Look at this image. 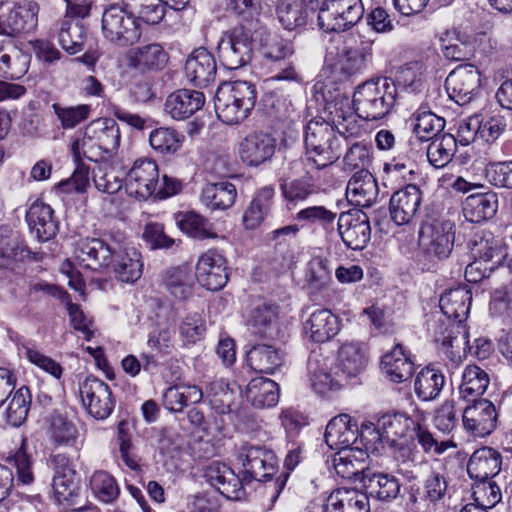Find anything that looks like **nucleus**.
<instances>
[{"mask_svg":"<svg viewBox=\"0 0 512 512\" xmlns=\"http://www.w3.org/2000/svg\"><path fill=\"white\" fill-rule=\"evenodd\" d=\"M237 459L242 465L240 471L242 485L252 481H269L265 486V493L270 502L268 509H271L288 479L287 473H281L275 480H272L277 471L276 455L264 446L245 443L239 448Z\"/></svg>","mask_w":512,"mask_h":512,"instance_id":"1","label":"nucleus"},{"mask_svg":"<svg viewBox=\"0 0 512 512\" xmlns=\"http://www.w3.org/2000/svg\"><path fill=\"white\" fill-rule=\"evenodd\" d=\"M471 302L472 294L466 286L447 290L440 297L439 306L442 313L448 319H454L457 322L434 337L435 343L439 344V351L449 359L456 354L454 348L465 347L468 344V332L462 322L468 316Z\"/></svg>","mask_w":512,"mask_h":512,"instance_id":"2","label":"nucleus"},{"mask_svg":"<svg viewBox=\"0 0 512 512\" xmlns=\"http://www.w3.org/2000/svg\"><path fill=\"white\" fill-rule=\"evenodd\" d=\"M121 132L118 123L112 118H99L91 121L72 145L73 157L87 158L97 162L111 157L119 149Z\"/></svg>","mask_w":512,"mask_h":512,"instance_id":"3","label":"nucleus"},{"mask_svg":"<svg viewBox=\"0 0 512 512\" xmlns=\"http://www.w3.org/2000/svg\"><path fill=\"white\" fill-rule=\"evenodd\" d=\"M396 98V83L390 78L381 77L360 84L353 94L352 104L359 118L375 121L392 111Z\"/></svg>","mask_w":512,"mask_h":512,"instance_id":"4","label":"nucleus"},{"mask_svg":"<svg viewBox=\"0 0 512 512\" xmlns=\"http://www.w3.org/2000/svg\"><path fill=\"white\" fill-rule=\"evenodd\" d=\"M257 99L255 85L248 81L222 83L215 94V111L218 118L229 125L245 120Z\"/></svg>","mask_w":512,"mask_h":512,"instance_id":"5","label":"nucleus"},{"mask_svg":"<svg viewBox=\"0 0 512 512\" xmlns=\"http://www.w3.org/2000/svg\"><path fill=\"white\" fill-rule=\"evenodd\" d=\"M304 143L307 161L317 169L335 163L343 151L342 138L334 126L323 119H313L305 127Z\"/></svg>","mask_w":512,"mask_h":512,"instance_id":"6","label":"nucleus"},{"mask_svg":"<svg viewBox=\"0 0 512 512\" xmlns=\"http://www.w3.org/2000/svg\"><path fill=\"white\" fill-rule=\"evenodd\" d=\"M142 25L133 14L127 1L111 3L102 12L101 32L110 43L128 47L137 43L142 36Z\"/></svg>","mask_w":512,"mask_h":512,"instance_id":"7","label":"nucleus"},{"mask_svg":"<svg viewBox=\"0 0 512 512\" xmlns=\"http://www.w3.org/2000/svg\"><path fill=\"white\" fill-rule=\"evenodd\" d=\"M254 44V28L251 23L225 32L217 46L222 65L234 70L248 64L252 59Z\"/></svg>","mask_w":512,"mask_h":512,"instance_id":"8","label":"nucleus"},{"mask_svg":"<svg viewBox=\"0 0 512 512\" xmlns=\"http://www.w3.org/2000/svg\"><path fill=\"white\" fill-rule=\"evenodd\" d=\"M363 15L362 0H323L318 26L324 32H344L354 27Z\"/></svg>","mask_w":512,"mask_h":512,"instance_id":"9","label":"nucleus"},{"mask_svg":"<svg viewBox=\"0 0 512 512\" xmlns=\"http://www.w3.org/2000/svg\"><path fill=\"white\" fill-rule=\"evenodd\" d=\"M79 395L86 412L96 420H105L113 412L115 399L110 386L103 380L87 376L79 382Z\"/></svg>","mask_w":512,"mask_h":512,"instance_id":"10","label":"nucleus"},{"mask_svg":"<svg viewBox=\"0 0 512 512\" xmlns=\"http://www.w3.org/2000/svg\"><path fill=\"white\" fill-rule=\"evenodd\" d=\"M453 228L450 221L424 223L419 230V243L424 252L437 260L448 258L454 245Z\"/></svg>","mask_w":512,"mask_h":512,"instance_id":"11","label":"nucleus"},{"mask_svg":"<svg viewBox=\"0 0 512 512\" xmlns=\"http://www.w3.org/2000/svg\"><path fill=\"white\" fill-rule=\"evenodd\" d=\"M159 170L151 159H137L125 177L126 192L138 200H147L156 193Z\"/></svg>","mask_w":512,"mask_h":512,"instance_id":"12","label":"nucleus"},{"mask_svg":"<svg viewBox=\"0 0 512 512\" xmlns=\"http://www.w3.org/2000/svg\"><path fill=\"white\" fill-rule=\"evenodd\" d=\"M445 87L452 100L466 105L479 93L480 72L472 64L460 65L449 73Z\"/></svg>","mask_w":512,"mask_h":512,"instance_id":"13","label":"nucleus"},{"mask_svg":"<svg viewBox=\"0 0 512 512\" xmlns=\"http://www.w3.org/2000/svg\"><path fill=\"white\" fill-rule=\"evenodd\" d=\"M338 231L345 245L353 250H362L371 238L369 217L360 209H350L340 214Z\"/></svg>","mask_w":512,"mask_h":512,"instance_id":"14","label":"nucleus"},{"mask_svg":"<svg viewBox=\"0 0 512 512\" xmlns=\"http://www.w3.org/2000/svg\"><path fill=\"white\" fill-rule=\"evenodd\" d=\"M194 277L207 290H221L228 281L226 259L217 250H208L199 257Z\"/></svg>","mask_w":512,"mask_h":512,"instance_id":"15","label":"nucleus"},{"mask_svg":"<svg viewBox=\"0 0 512 512\" xmlns=\"http://www.w3.org/2000/svg\"><path fill=\"white\" fill-rule=\"evenodd\" d=\"M115 248L101 238L87 237L77 242L74 253L82 266L93 271H101L110 267Z\"/></svg>","mask_w":512,"mask_h":512,"instance_id":"16","label":"nucleus"},{"mask_svg":"<svg viewBox=\"0 0 512 512\" xmlns=\"http://www.w3.org/2000/svg\"><path fill=\"white\" fill-rule=\"evenodd\" d=\"M462 415L464 428L472 435L484 437L491 434L496 428L498 414L495 405L487 400L472 401Z\"/></svg>","mask_w":512,"mask_h":512,"instance_id":"17","label":"nucleus"},{"mask_svg":"<svg viewBox=\"0 0 512 512\" xmlns=\"http://www.w3.org/2000/svg\"><path fill=\"white\" fill-rule=\"evenodd\" d=\"M254 28V41L258 45L263 57L272 64H282L294 55V46L278 34L271 33L259 21L251 22Z\"/></svg>","mask_w":512,"mask_h":512,"instance_id":"18","label":"nucleus"},{"mask_svg":"<svg viewBox=\"0 0 512 512\" xmlns=\"http://www.w3.org/2000/svg\"><path fill=\"white\" fill-rule=\"evenodd\" d=\"M276 145V139L270 133L255 131L241 141L239 154L245 164L259 166L272 158Z\"/></svg>","mask_w":512,"mask_h":512,"instance_id":"19","label":"nucleus"},{"mask_svg":"<svg viewBox=\"0 0 512 512\" xmlns=\"http://www.w3.org/2000/svg\"><path fill=\"white\" fill-rule=\"evenodd\" d=\"M422 202V192L414 184L395 191L389 202L391 219L397 225L408 224L418 213Z\"/></svg>","mask_w":512,"mask_h":512,"instance_id":"20","label":"nucleus"},{"mask_svg":"<svg viewBox=\"0 0 512 512\" xmlns=\"http://www.w3.org/2000/svg\"><path fill=\"white\" fill-rule=\"evenodd\" d=\"M217 74L216 60L205 48L193 51L185 63L187 80L196 87L204 88L215 81Z\"/></svg>","mask_w":512,"mask_h":512,"instance_id":"21","label":"nucleus"},{"mask_svg":"<svg viewBox=\"0 0 512 512\" xmlns=\"http://www.w3.org/2000/svg\"><path fill=\"white\" fill-rule=\"evenodd\" d=\"M205 104L202 92L178 89L170 93L164 103V112L174 120H185L194 115Z\"/></svg>","mask_w":512,"mask_h":512,"instance_id":"22","label":"nucleus"},{"mask_svg":"<svg viewBox=\"0 0 512 512\" xmlns=\"http://www.w3.org/2000/svg\"><path fill=\"white\" fill-rule=\"evenodd\" d=\"M53 462L56 465L52 483L55 497L60 503L73 502L80 492L77 473L64 455L54 456Z\"/></svg>","mask_w":512,"mask_h":512,"instance_id":"23","label":"nucleus"},{"mask_svg":"<svg viewBox=\"0 0 512 512\" xmlns=\"http://www.w3.org/2000/svg\"><path fill=\"white\" fill-rule=\"evenodd\" d=\"M206 481L228 499H238L243 485L240 475L220 461H213L204 470Z\"/></svg>","mask_w":512,"mask_h":512,"instance_id":"24","label":"nucleus"},{"mask_svg":"<svg viewBox=\"0 0 512 512\" xmlns=\"http://www.w3.org/2000/svg\"><path fill=\"white\" fill-rule=\"evenodd\" d=\"M325 442L331 449H350L358 439V424L348 414H340L327 424Z\"/></svg>","mask_w":512,"mask_h":512,"instance_id":"25","label":"nucleus"},{"mask_svg":"<svg viewBox=\"0 0 512 512\" xmlns=\"http://www.w3.org/2000/svg\"><path fill=\"white\" fill-rule=\"evenodd\" d=\"M113 254L109 268H112L119 281L134 283L141 277L143 271L141 253L135 247L119 245Z\"/></svg>","mask_w":512,"mask_h":512,"instance_id":"26","label":"nucleus"},{"mask_svg":"<svg viewBox=\"0 0 512 512\" xmlns=\"http://www.w3.org/2000/svg\"><path fill=\"white\" fill-rule=\"evenodd\" d=\"M379 193L377 181L367 169L356 171L346 187L348 201L359 207H370Z\"/></svg>","mask_w":512,"mask_h":512,"instance_id":"27","label":"nucleus"},{"mask_svg":"<svg viewBox=\"0 0 512 512\" xmlns=\"http://www.w3.org/2000/svg\"><path fill=\"white\" fill-rule=\"evenodd\" d=\"M362 488L369 497L383 502H391L396 499L401 490V485L397 477L392 474L373 472L367 470L363 474Z\"/></svg>","mask_w":512,"mask_h":512,"instance_id":"28","label":"nucleus"},{"mask_svg":"<svg viewBox=\"0 0 512 512\" xmlns=\"http://www.w3.org/2000/svg\"><path fill=\"white\" fill-rule=\"evenodd\" d=\"M501 463V454L497 450L485 446L477 449L471 455L467 464V472L470 478L478 482L489 480L500 472Z\"/></svg>","mask_w":512,"mask_h":512,"instance_id":"29","label":"nucleus"},{"mask_svg":"<svg viewBox=\"0 0 512 512\" xmlns=\"http://www.w3.org/2000/svg\"><path fill=\"white\" fill-rule=\"evenodd\" d=\"M26 221L41 242L54 238L58 232L53 209L42 201L37 200L30 206L26 213Z\"/></svg>","mask_w":512,"mask_h":512,"instance_id":"30","label":"nucleus"},{"mask_svg":"<svg viewBox=\"0 0 512 512\" xmlns=\"http://www.w3.org/2000/svg\"><path fill=\"white\" fill-rule=\"evenodd\" d=\"M277 320L278 306L261 302L252 308L247 320V326L255 336L273 338L277 333Z\"/></svg>","mask_w":512,"mask_h":512,"instance_id":"31","label":"nucleus"},{"mask_svg":"<svg viewBox=\"0 0 512 512\" xmlns=\"http://www.w3.org/2000/svg\"><path fill=\"white\" fill-rule=\"evenodd\" d=\"M167 62L168 54L157 43L134 48L128 54V66L140 72L161 70Z\"/></svg>","mask_w":512,"mask_h":512,"instance_id":"32","label":"nucleus"},{"mask_svg":"<svg viewBox=\"0 0 512 512\" xmlns=\"http://www.w3.org/2000/svg\"><path fill=\"white\" fill-rule=\"evenodd\" d=\"M381 369L390 381L402 383L412 377L414 363L404 352L403 346L396 344L390 352L382 357Z\"/></svg>","mask_w":512,"mask_h":512,"instance_id":"33","label":"nucleus"},{"mask_svg":"<svg viewBox=\"0 0 512 512\" xmlns=\"http://www.w3.org/2000/svg\"><path fill=\"white\" fill-rule=\"evenodd\" d=\"M330 512H369L367 494L358 489L338 488L326 500Z\"/></svg>","mask_w":512,"mask_h":512,"instance_id":"34","label":"nucleus"},{"mask_svg":"<svg viewBox=\"0 0 512 512\" xmlns=\"http://www.w3.org/2000/svg\"><path fill=\"white\" fill-rule=\"evenodd\" d=\"M40 5L35 0H22L7 14V27L13 34L29 33L38 25Z\"/></svg>","mask_w":512,"mask_h":512,"instance_id":"35","label":"nucleus"},{"mask_svg":"<svg viewBox=\"0 0 512 512\" xmlns=\"http://www.w3.org/2000/svg\"><path fill=\"white\" fill-rule=\"evenodd\" d=\"M304 330L313 341L326 342L338 333V318L329 309H318L305 321Z\"/></svg>","mask_w":512,"mask_h":512,"instance_id":"36","label":"nucleus"},{"mask_svg":"<svg viewBox=\"0 0 512 512\" xmlns=\"http://www.w3.org/2000/svg\"><path fill=\"white\" fill-rule=\"evenodd\" d=\"M498 209V197L494 192L478 193L468 196L464 202L465 218L479 223L494 217Z\"/></svg>","mask_w":512,"mask_h":512,"instance_id":"37","label":"nucleus"},{"mask_svg":"<svg viewBox=\"0 0 512 512\" xmlns=\"http://www.w3.org/2000/svg\"><path fill=\"white\" fill-rule=\"evenodd\" d=\"M203 398L202 389L196 385L179 383L168 387L163 395V405L171 412H182L185 407L199 403Z\"/></svg>","mask_w":512,"mask_h":512,"instance_id":"38","label":"nucleus"},{"mask_svg":"<svg viewBox=\"0 0 512 512\" xmlns=\"http://www.w3.org/2000/svg\"><path fill=\"white\" fill-rule=\"evenodd\" d=\"M246 398L256 408H269L279 401V386L268 378L257 377L252 379L246 387Z\"/></svg>","mask_w":512,"mask_h":512,"instance_id":"39","label":"nucleus"},{"mask_svg":"<svg viewBox=\"0 0 512 512\" xmlns=\"http://www.w3.org/2000/svg\"><path fill=\"white\" fill-rule=\"evenodd\" d=\"M444 385L445 376L442 371L429 365L417 373L414 391L420 400L432 401L439 397Z\"/></svg>","mask_w":512,"mask_h":512,"instance_id":"40","label":"nucleus"},{"mask_svg":"<svg viewBox=\"0 0 512 512\" xmlns=\"http://www.w3.org/2000/svg\"><path fill=\"white\" fill-rule=\"evenodd\" d=\"M247 362L256 372L273 374L283 364V355L272 345L257 344L248 351Z\"/></svg>","mask_w":512,"mask_h":512,"instance_id":"41","label":"nucleus"},{"mask_svg":"<svg viewBox=\"0 0 512 512\" xmlns=\"http://www.w3.org/2000/svg\"><path fill=\"white\" fill-rule=\"evenodd\" d=\"M490 379L482 368L476 365H468L462 373V382L459 386V397L467 402L480 400Z\"/></svg>","mask_w":512,"mask_h":512,"instance_id":"42","label":"nucleus"},{"mask_svg":"<svg viewBox=\"0 0 512 512\" xmlns=\"http://www.w3.org/2000/svg\"><path fill=\"white\" fill-rule=\"evenodd\" d=\"M56 34L59 44L69 54L83 50L86 29L78 20L61 19L56 23Z\"/></svg>","mask_w":512,"mask_h":512,"instance_id":"43","label":"nucleus"},{"mask_svg":"<svg viewBox=\"0 0 512 512\" xmlns=\"http://www.w3.org/2000/svg\"><path fill=\"white\" fill-rule=\"evenodd\" d=\"M236 197V187L228 181L209 183L203 188L201 194L202 203L212 210H225L231 207Z\"/></svg>","mask_w":512,"mask_h":512,"instance_id":"44","label":"nucleus"},{"mask_svg":"<svg viewBox=\"0 0 512 512\" xmlns=\"http://www.w3.org/2000/svg\"><path fill=\"white\" fill-rule=\"evenodd\" d=\"M364 458L353 448L339 450L333 457V467L341 478L359 480L362 483L363 474L368 469L364 468Z\"/></svg>","mask_w":512,"mask_h":512,"instance_id":"45","label":"nucleus"},{"mask_svg":"<svg viewBox=\"0 0 512 512\" xmlns=\"http://www.w3.org/2000/svg\"><path fill=\"white\" fill-rule=\"evenodd\" d=\"M367 357L365 348L360 343H344L338 352L339 369L347 377H355L366 367Z\"/></svg>","mask_w":512,"mask_h":512,"instance_id":"46","label":"nucleus"},{"mask_svg":"<svg viewBox=\"0 0 512 512\" xmlns=\"http://www.w3.org/2000/svg\"><path fill=\"white\" fill-rule=\"evenodd\" d=\"M194 278L188 267L179 266L166 270L163 283L175 298L185 300L193 293Z\"/></svg>","mask_w":512,"mask_h":512,"instance_id":"47","label":"nucleus"},{"mask_svg":"<svg viewBox=\"0 0 512 512\" xmlns=\"http://www.w3.org/2000/svg\"><path fill=\"white\" fill-rule=\"evenodd\" d=\"M471 255L490 265L498 266L503 258V253L497 241L491 233L475 234L468 243Z\"/></svg>","mask_w":512,"mask_h":512,"instance_id":"48","label":"nucleus"},{"mask_svg":"<svg viewBox=\"0 0 512 512\" xmlns=\"http://www.w3.org/2000/svg\"><path fill=\"white\" fill-rule=\"evenodd\" d=\"M385 437L379 423H365L358 428V439L355 442L354 449L361 457L369 454L379 455L384 448Z\"/></svg>","mask_w":512,"mask_h":512,"instance_id":"49","label":"nucleus"},{"mask_svg":"<svg viewBox=\"0 0 512 512\" xmlns=\"http://www.w3.org/2000/svg\"><path fill=\"white\" fill-rule=\"evenodd\" d=\"M273 196L272 187H263L258 191L243 215V223L247 229L259 227L270 210Z\"/></svg>","mask_w":512,"mask_h":512,"instance_id":"50","label":"nucleus"},{"mask_svg":"<svg viewBox=\"0 0 512 512\" xmlns=\"http://www.w3.org/2000/svg\"><path fill=\"white\" fill-rule=\"evenodd\" d=\"M280 189L285 200L294 204L305 201L319 191L313 177L308 174L295 179H284Z\"/></svg>","mask_w":512,"mask_h":512,"instance_id":"51","label":"nucleus"},{"mask_svg":"<svg viewBox=\"0 0 512 512\" xmlns=\"http://www.w3.org/2000/svg\"><path fill=\"white\" fill-rule=\"evenodd\" d=\"M454 135L445 133L434 138L427 147V159L435 168H443L449 164L456 153Z\"/></svg>","mask_w":512,"mask_h":512,"instance_id":"52","label":"nucleus"},{"mask_svg":"<svg viewBox=\"0 0 512 512\" xmlns=\"http://www.w3.org/2000/svg\"><path fill=\"white\" fill-rule=\"evenodd\" d=\"M176 223L180 230L189 237L198 240L216 237V234L212 231L211 223L194 211L177 214Z\"/></svg>","mask_w":512,"mask_h":512,"instance_id":"53","label":"nucleus"},{"mask_svg":"<svg viewBox=\"0 0 512 512\" xmlns=\"http://www.w3.org/2000/svg\"><path fill=\"white\" fill-rule=\"evenodd\" d=\"M379 428L387 441L395 442L416 428V422L403 413L384 414L379 420Z\"/></svg>","mask_w":512,"mask_h":512,"instance_id":"54","label":"nucleus"},{"mask_svg":"<svg viewBox=\"0 0 512 512\" xmlns=\"http://www.w3.org/2000/svg\"><path fill=\"white\" fill-rule=\"evenodd\" d=\"M28 57L15 48L6 50L0 46V77L18 80L28 71Z\"/></svg>","mask_w":512,"mask_h":512,"instance_id":"55","label":"nucleus"},{"mask_svg":"<svg viewBox=\"0 0 512 512\" xmlns=\"http://www.w3.org/2000/svg\"><path fill=\"white\" fill-rule=\"evenodd\" d=\"M277 16L282 26L291 31L306 24L308 11L301 0H282Z\"/></svg>","mask_w":512,"mask_h":512,"instance_id":"56","label":"nucleus"},{"mask_svg":"<svg viewBox=\"0 0 512 512\" xmlns=\"http://www.w3.org/2000/svg\"><path fill=\"white\" fill-rule=\"evenodd\" d=\"M184 136L173 128L159 127L150 132L151 147L161 154H172L180 149Z\"/></svg>","mask_w":512,"mask_h":512,"instance_id":"57","label":"nucleus"},{"mask_svg":"<svg viewBox=\"0 0 512 512\" xmlns=\"http://www.w3.org/2000/svg\"><path fill=\"white\" fill-rule=\"evenodd\" d=\"M31 402L30 390L20 387L9 401L5 411L6 421L13 427L20 426L27 418Z\"/></svg>","mask_w":512,"mask_h":512,"instance_id":"58","label":"nucleus"},{"mask_svg":"<svg viewBox=\"0 0 512 512\" xmlns=\"http://www.w3.org/2000/svg\"><path fill=\"white\" fill-rule=\"evenodd\" d=\"M484 177L496 189L512 190V160L488 162Z\"/></svg>","mask_w":512,"mask_h":512,"instance_id":"59","label":"nucleus"},{"mask_svg":"<svg viewBox=\"0 0 512 512\" xmlns=\"http://www.w3.org/2000/svg\"><path fill=\"white\" fill-rule=\"evenodd\" d=\"M90 486L95 496L104 503H111L119 496L120 489L115 478L106 471L94 472Z\"/></svg>","mask_w":512,"mask_h":512,"instance_id":"60","label":"nucleus"},{"mask_svg":"<svg viewBox=\"0 0 512 512\" xmlns=\"http://www.w3.org/2000/svg\"><path fill=\"white\" fill-rule=\"evenodd\" d=\"M368 62L369 60L344 46L333 65V71L347 78L364 70Z\"/></svg>","mask_w":512,"mask_h":512,"instance_id":"61","label":"nucleus"},{"mask_svg":"<svg viewBox=\"0 0 512 512\" xmlns=\"http://www.w3.org/2000/svg\"><path fill=\"white\" fill-rule=\"evenodd\" d=\"M375 40V32L369 29V27L358 28L356 31L349 34L345 41V46L370 61L372 59Z\"/></svg>","mask_w":512,"mask_h":512,"instance_id":"62","label":"nucleus"},{"mask_svg":"<svg viewBox=\"0 0 512 512\" xmlns=\"http://www.w3.org/2000/svg\"><path fill=\"white\" fill-rule=\"evenodd\" d=\"M444 127V118L432 112H424L416 118L413 131L420 140H433Z\"/></svg>","mask_w":512,"mask_h":512,"instance_id":"63","label":"nucleus"},{"mask_svg":"<svg viewBox=\"0 0 512 512\" xmlns=\"http://www.w3.org/2000/svg\"><path fill=\"white\" fill-rule=\"evenodd\" d=\"M305 279L314 289H322L331 281V270L328 260L322 257H313L307 264Z\"/></svg>","mask_w":512,"mask_h":512,"instance_id":"64","label":"nucleus"}]
</instances>
